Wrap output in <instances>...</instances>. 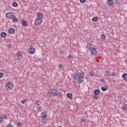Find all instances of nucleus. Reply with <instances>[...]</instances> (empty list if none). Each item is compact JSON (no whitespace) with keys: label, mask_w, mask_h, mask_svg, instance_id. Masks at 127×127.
<instances>
[{"label":"nucleus","mask_w":127,"mask_h":127,"mask_svg":"<svg viewBox=\"0 0 127 127\" xmlns=\"http://www.w3.org/2000/svg\"><path fill=\"white\" fill-rule=\"evenodd\" d=\"M41 23H42V20H40V19L37 18L35 20V25H38V24H41Z\"/></svg>","instance_id":"obj_4"},{"label":"nucleus","mask_w":127,"mask_h":127,"mask_svg":"<svg viewBox=\"0 0 127 127\" xmlns=\"http://www.w3.org/2000/svg\"><path fill=\"white\" fill-rule=\"evenodd\" d=\"M98 20H99V18H98V17H94L92 19V21H94V22L98 21Z\"/></svg>","instance_id":"obj_20"},{"label":"nucleus","mask_w":127,"mask_h":127,"mask_svg":"<svg viewBox=\"0 0 127 127\" xmlns=\"http://www.w3.org/2000/svg\"><path fill=\"white\" fill-rule=\"evenodd\" d=\"M13 13L12 12H8L7 13H6V16L9 19H11L12 16H13Z\"/></svg>","instance_id":"obj_7"},{"label":"nucleus","mask_w":127,"mask_h":127,"mask_svg":"<svg viewBox=\"0 0 127 127\" xmlns=\"http://www.w3.org/2000/svg\"><path fill=\"white\" fill-rule=\"evenodd\" d=\"M94 100H98L99 99V96L98 95H95L93 96Z\"/></svg>","instance_id":"obj_25"},{"label":"nucleus","mask_w":127,"mask_h":127,"mask_svg":"<svg viewBox=\"0 0 127 127\" xmlns=\"http://www.w3.org/2000/svg\"><path fill=\"white\" fill-rule=\"evenodd\" d=\"M46 117H47V115L46 114L42 115V118L43 120H45L46 119Z\"/></svg>","instance_id":"obj_29"},{"label":"nucleus","mask_w":127,"mask_h":127,"mask_svg":"<svg viewBox=\"0 0 127 127\" xmlns=\"http://www.w3.org/2000/svg\"><path fill=\"white\" fill-rule=\"evenodd\" d=\"M49 95L55 96L57 94V90L54 89H50L48 90Z\"/></svg>","instance_id":"obj_2"},{"label":"nucleus","mask_w":127,"mask_h":127,"mask_svg":"<svg viewBox=\"0 0 127 127\" xmlns=\"http://www.w3.org/2000/svg\"><path fill=\"white\" fill-rule=\"evenodd\" d=\"M17 57H18V56H20V53H17Z\"/></svg>","instance_id":"obj_43"},{"label":"nucleus","mask_w":127,"mask_h":127,"mask_svg":"<svg viewBox=\"0 0 127 127\" xmlns=\"http://www.w3.org/2000/svg\"><path fill=\"white\" fill-rule=\"evenodd\" d=\"M15 30L13 29V28H10L8 29V32L10 33V34H13L14 33Z\"/></svg>","instance_id":"obj_13"},{"label":"nucleus","mask_w":127,"mask_h":127,"mask_svg":"<svg viewBox=\"0 0 127 127\" xmlns=\"http://www.w3.org/2000/svg\"><path fill=\"white\" fill-rule=\"evenodd\" d=\"M66 97L68 99H69V100H73V95L71 93H67L66 94Z\"/></svg>","instance_id":"obj_12"},{"label":"nucleus","mask_w":127,"mask_h":127,"mask_svg":"<svg viewBox=\"0 0 127 127\" xmlns=\"http://www.w3.org/2000/svg\"><path fill=\"white\" fill-rule=\"evenodd\" d=\"M101 93V91L99 89H95L94 90V94L95 95H100V93Z\"/></svg>","instance_id":"obj_17"},{"label":"nucleus","mask_w":127,"mask_h":127,"mask_svg":"<svg viewBox=\"0 0 127 127\" xmlns=\"http://www.w3.org/2000/svg\"><path fill=\"white\" fill-rule=\"evenodd\" d=\"M84 76H85V73H84V72L81 71L73 74V78L74 80L78 81V84H82L83 81H84Z\"/></svg>","instance_id":"obj_1"},{"label":"nucleus","mask_w":127,"mask_h":127,"mask_svg":"<svg viewBox=\"0 0 127 127\" xmlns=\"http://www.w3.org/2000/svg\"><path fill=\"white\" fill-rule=\"evenodd\" d=\"M22 25L23 26H27V22L25 20H22Z\"/></svg>","instance_id":"obj_19"},{"label":"nucleus","mask_w":127,"mask_h":127,"mask_svg":"<svg viewBox=\"0 0 127 127\" xmlns=\"http://www.w3.org/2000/svg\"><path fill=\"white\" fill-rule=\"evenodd\" d=\"M90 75L91 76V77H94V73L93 72H89Z\"/></svg>","instance_id":"obj_31"},{"label":"nucleus","mask_w":127,"mask_h":127,"mask_svg":"<svg viewBox=\"0 0 127 127\" xmlns=\"http://www.w3.org/2000/svg\"><path fill=\"white\" fill-rule=\"evenodd\" d=\"M28 52L30 54H34L35 53V49L33 47H31L29 49Z\"/></svg>","instance_id":"obj_5"},{"label":"nucleus","mask_w":127,"mask_h":127,"mask_svg":"<svg viewBox=\"0 0 127 127\" xmlns=\"http://www.w3.org/2000/svg\"><path fill=\"white\" fill-rule=\"evenodd\" d=\"M56 96H57V97H58L59 98H61V97L62 96V94H61V92H58V90H57V94L56 95Z\"/></svg>","instance_id":"obj_22"},{"label":"nucleus","mask_w":127,"mask_h":127,"mask_svg":"<svg viewBox=\"0 0 127 127\" xmlns=\"http://www.w3.org/2000/svg\"><path fill=\"white\" fill-rule=\"evenodd\" d=\"M37 109L38 111H39V110H40V109H41V107H38L37 108Z\"/></svg>","instance_id":"obj_42"},{"label":"nucleus","mask_w":127,"mask_h":127,"mask_svg":"<svg viewBox=\"0 0 127 127\" xmlns=\"http://www.w3.org/2000/svg\"><path fill=\"white\" fill-rule=\"evenodd\" d=\"M17 125H18V127H22V125L21 124V123H20V122H18L17 123Z\"/></svg>","instance_id":"obj_33"},{"label":"nucleus","mask_w":127,"mask_h":127,"mask_svg":"<svg viewBox=\"0 0 127 127\" xmlns=\"http://www.w3.org/2000/svg\"><path fill=\"white\" fill-rule=\"evenodd\" d=\"M25 102H26V100H22L21 103L22 104H25Z\"/></svg>","instance_id":"obj_39"},{"label":"nucleus","mask_w":127,"mask_h":127,"mask_svg":"<svg viewBox=\"0 0 127 127\" xmlns=\"http://www.w3.org/2000/svg\"><path fill=\"white\" fill-rule=\"evenodd\" d=\"M116 75H117V73H116V72H113L111 73V76H116Z\"/></svg>","instance_id":"obj_30"},{"label":"nucleus","mask_w":127,"mask_h":127,"mask_svg":"<svg viewBox=\"0 0 127 127\" xmlns=\"http://www.w3.org/2000/svg\"><path fill=\"white\" fill-rule=\"evenodd\" d=\"M37 18H38L39 19L42 20V18H43V15L42 14V13H40V12H38L37 14Z\"/></svg>","instance_id":"obj_8"},{"label":"nucleus","mask_w":127,"mask_h":127,"mask_svg":"<svg viewBox=\"0 0 127 127\" xmlns=\"http://www.w3.org/2000/svg\"><path fill=\"white\" fill-rule=\"evenodd\" d=\"M59 53H60L61 55L63 54V53H64V51H62V50H60L59 51Z\"/></svg>","instance_id":"obj_28"},{"label":"nucleus","mask_w":127,"mask_h":127,"mask_svg":"<svg viewBox=\"0 0 127 127\" xmlns=\"http://www.w3.org/2000/svg\"><path fill=\"white\" fill-rule=\"evenodd\" d=\"M108 89H109L108 86H104L101 87V90L103 91V92H106Z\"/></svg>","instance_id":"obj_10"},{"label":"nucleus","mask_w":127,"mask_h":127,"mask_svg":"<svg viewBox=\"0 0 127 127\" xmlns=\"http://www.w3.org/2000/svg\"><path fill=\"white\" fill-rule=\"evenodd\" d=\"M0 36L1 37H2L3 38H4V37H5L6 36V33L4 32H2L0 33Z\"/></svg>","instance_id":"obj_18"},{"label":"nucleus","mask_w":127,"mask_h":127,"mask_svg":"<svg viewBox=\"0 0 127 127\" xmlns=\"http://www.w3.org/2000/svg\"><path fill=\"white\" fill-rule=\"evenodd\" d=\"M6 127H13V126L11 125V124H8Z\"/></svg>","instance_id":"obj_34"},{"label":"nucleus","mask_w":127,"mask_h":127,"mask_svg":"<svg viewBox=\"0 0 127 127\" xmlns=\"http://www.w3.org/2000/svg\"><path fill=\"white\" fill-rule=\"evenodd\" d=\"M101 81H102V82H104L105 81V79H101Z\"/></svg>","instance_id":"obj_44"},{"label":"nucleus","mask_w":127,"mask_h":127,"mask_svg":"<svg viewBox=\"0 0 127 127\" xmlns=\"http://www.w3.org/2000/svg\"><path fill=\"white\" fill-rule=\"evenodd\" d=\"M72 58V56H68L67 57V59H68V60H71Z\"/></svg>","instance_id":"obj_32"},{"label":"nucleus","mask_w":127,"mask_h":127,"mask_svg":"<svg viewBox=\"0 0 127 127\" xmlns=\"http://www.w3.org/2000/svg\"><path fill=\"white\" fill-rule=\"evenodd\" d=\"M5 88L6 89H9V90L12 89L13 88V83L11 82H6L5 84Z\"/></svg>","instance_id":"obj_3"},{"label":"nucleus","mask_w":127,"mask_h":127,"mask_svg":"<svg viewBox=\"0 0 127 127\" xmlns=\"http://www.w3.org/2000/svg\"><path fill=\"white\" fill-rule=\"evenodd\" d=\"M18 5V4L16 2L14 1L12 2V6H13V7H16Z\"/></svg>","instance_id":"obj_21"},{"label":"nucleus","mask_w":127,"mask_h":127,"mask_svg":"<svg viewBox=\"0 0 127 127\" xmlns=\"http://www.w3.org/2000/svg\"><path fill=\"white\" fill-rule=\"evenodd\" d=\"M12 46L10 44H9L8 46V48H12Z\"/></svg>","instance_id":"obj_40"},{"label":"nucleus","mask_w":127,"mask_h":127,"mask_svg":"<svg viewBox=\"0 0 127 127\" xmlns=\"http://www.w3.org/2000/svg\"><path fill=\"white\" fill-rule=\"evenodd\" d=\"M122 78H124V80H125V81H126V82H127V73H124L122 76Z\"/></svg>","instance_id":"obj_15"},{"label":"nucleus","mask_w":127,"mask_h":127,"mask_svg":"<svg viewBox=\"0 0 127 127\" xmlns=\"http://www.w3.org/2000/svg\"><path fill=\"white\" fill-rule=\"evenodd\" d=\"M91 47H92V44H91V43L87 44L86 47L87 50H90Z\"/></svg>","instance_id":"obj_14"},{"label":"nucleus","mask_w":127,"mask_h":127,"mask_svg":"<svg viewBox=\"0 0 127 127\" xmlns=\"http://www.w3.org/2000/svg\"><path fill=\"white\" fill-rule=\"evenodd\" d=\"M104 75L106 76V77H110V76H111V74L110 73L109 70L105 71Z\"/></svg>","instance_id":"obj_16"},{"label":"nucleus","mask_w":127,"mask_h":127,"mask_svg":"<svg viewBox=\"0 0 127 127\" xmlns=\"http://www.w3.org/2000/svg\"><path fill=\"white\" fill-rule=\"evenodd\" d=\"M3 76V74L2 73L0 72V78H2V76Z\"/></svg>","instance_id":"obj_38"},{"label":"nucleus","mask_w":127,"mask_h":127,"mask_svg":"<svg viewBox=\"0 0 127 127\" xmlns=\"http://www.w3.org/2000/svg\"><path fill=\"white\" fill-rule=\"evenodd\" d=\"M115 3L116 4V5H119V4H120V2H119L118 1H115Z\"/></svg>","instance_id":"obj_35"},{"label":"nucleus","mask_w":127,"mask_h":127,"mask_svg":"<svg viewBox=\"0 0 127 127\" xmlns=\"http://www.w3.org/2000/svg\"><path fill=\"white\" fill-rule=\"evenodd\" d=\"M2 123V118H1V117L0 116V124Z\"/></svg>","instance_id":"obj_37"},{"label":"nucleus","mask_w":127,"mask_h":127,"mask_svg":"<svg viewBox=\"0 0 127 127\" xmlns=\"http://www.w3.org/2000/svg\"><path fill=\"white\" fill-rule=\"evenodd\" d=\"M11 19L12 21H13V22H17V21H18V19L15 16H14V15L12 16Z\"/></svg>","instance_id":"obj_9"},{"label":"nucleus","mask_w":127,"mask_h":127,"mask_svg":"<svg viewBox=\"0 0 127 127\" xmlns=\"http://www.w3.org/2000/svg\"><path fill=\"white\" fill-rule=\"evenodd\" d=\"M1 118L2 119V122H3V119L6 120V119H7V116H6V115H3Z\"/></svg>","instance_id":"obj_26"},{"label":"nucleus","mask_w":127,"mask_h":127,"mask_svg":"<svg viewBox=\"0 0 127 127\" xmlns=\"http://www.w3.org/2000/svg\"><path fill=\"white\" fill-rule=\"evenodd\" d=\"M90 53L92 55H95L97 53V50L96 48H93L90 50Z\"/></svg>","instance_id":"obj_6"},{"label":"nucleus","mask_w":127,"mask_h":127,"mask_svg":"<svg viewBox=\"0 0 127 127\" xmlns=\"http://www.w3.org/2000/svg\"><path fill=\"white\" fill-rule=\"evenodd\" d=\"M35 104V105H37V106H39V105H40V102L39 101H36Z\"/></svg>","instance_id":"obj_27"},{"label":"nucleus","mask_w":127,"mask_h":127,"mask_svg":"<svg viewBox=\"0 0 127 127\" xmlns=\"http://www.w3.org/2000/svg\"><path fill=\"white\" fill-rule=\"evenodd\" d=\"M123 111H127V104H125L123 106Z\"/></svg>","instance_id":"obj_23"},{"label":"nucleus","mask_w":127,"mask_h":127,"mask_svg":"<svg viewBox=\"0 0 127 127\" xmlns=\"http://www.w3.org/2000/svg\"><path fill=\"white\" fill-rule=\"evenodd\" d=\"M59 66H60V68H63V65H62V64H60Z\"/></svg>","instance_id":"obj_41"},{"label":"nucleus","mask_w":127,"mask_h":127,"mask_svg":"<svg viewBox=\"0 0 127 127\" xmlns=\"http://www.w3.org/2000/svg\"><path fill=\"white\" fill-rule=\"evenodd\" d=\"M107 37L104 34H102L101 35V39H106Z\"/></svg>","instance_id":"obj_24"},{"label":"nucleus","mask_w":127,"mask_h":127,"mask_svg":"<svg viewBox=\"0 0 127 127\" xmlns=\"http://www.w3.org/2000/svg\"><path fill=\"white\" fill-rule=\"evenodd\" d=\"M107 3L110 5V6H113L114 5V1L113 0H108Z\"/></svg>","instance_id":"obj_11"},{"label":"nucleus","mask_w":127,"mask_h":127,"mask_svg":"<svg viewBox=\"0 0 127 127\" xmlns=\"http://www.w3.org/2000/svg\"><path fill=\"white\" fill-rule=\"evenodd\" d=\"M80 1L81 2V3H84V2H85V1H86V0H80Z\"/></svg>","instance_id":"obj_36"}]
</instances>
